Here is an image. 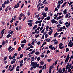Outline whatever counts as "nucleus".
<instances>
[{"instance_id":"f257e3e1","label":"nucleus","mask_w":73,"mask_h":73,"mask_svg":"<svg viewBox=\"0 0 73 73\" xmlns=\"http://www.w3.org/2000/svg\"><path fill=\"white\" fill-rule=\"evenodd\" d=\"M52 45H51L49 46V48L50 49H51V50H55L56 49V48L54 47V46L53 47Z\"/></svg>"},{"instance_id":"f03ea898","label":"nucleus","mask_w":73,"mask_h":73,"mask_svg":"<svg viewBox=\"0 0 73 73\" xmlns=\"http://www.w3.org/2000/svg\"><path fill=\"white\" fill-rule=\"evenodd\" d=\"M37 65V62H35L34 64L32 66H33V68L34 69H36V65Z\"/></svg>"},{"instance_id":"7ed1b4c3","label":"nucleus","mask_w":73,"mask_h":73,"mask_svg":"<svg viewBox=\"0 0 73 73\" xmlns=\"http://www.w3.org/2000/svg\"><path fill=\"white\" fill-rule=\"evenodd\" d=\"M51 22H52V24H54L55 23H57V21H55L54 19L53 20H51Z\"/></svg>"},{"instance_id":"20e7f679","label":"nucleus","mask_w":73,"mask_h":73,"mask_svg":"<svg viewBox=\"0 0 73 73\" xmlns=\"http://www.w3.org/2000/svg\"><path fill=\"white\" fill-rule=\"evenodd\" d=\"M62 72V70H61V68H60L59 69V70L58 71V73H63Z\"/></svg>"},{"instance_id":"39448f33","label":"nucleus","mask_w":73,"mask_h":73,"mask_svg":"<svg viewBox=\"0 0 73 73\" xmlns=\"http://www.w3.org/2000/svg\"><path fill=\"white\" fill-rule=\"evenodd\" d=\"M42 15H43V17H46V13H42Z\"/></svg>"},{"instance_id":"423d86ee","label":"nucleus","mask_w":73,"mask_h":73,"mask_svg":"<svg viewBox=\"0 0 73 73\" xmlns=\"http://www.w3.org/2000/svg\"><path fill=\"white\" fill-rule=\"evenodd\" d=\"M26 42H27V40L25 39L23 40L21 42V44H23V43H26Z\"/></svg>"},{"instance_id":"0eeeda50","label":"nucleus","mask_w":73,"mask_h":73,"mask_svg":"<svg viewBox=\"0 0 73 73\" xmlns=\"http://www.w3.org/2000/svg\"><path fill=\"white\" fill-rule=\"evenodd\" d=\"M57 30L58 31V32H59L62 31V27H60L59 30L57 29Z\"/></svg>"},{"instance_id":"6e6552de","label":"nucleus","mask_w":73,"mask_h":73,"mask_svg":"<svg viewBox=\"0 0 73 73\" xmlns=\"http://www.w3.org/2000/svg\"><path fill=\"white\" fill-rule=\"evenodd\" d=\"M67 10L66 9L65 10H64L63 11L64 13L63 14L64 15H66V13H67Z\"/></svg>"},{"instance_id":"1a4fd4ad","label":"nucleus","mask_w":73,"mask_h":73,"mask_svg":"<svg viewBox=\"0 0 73 73\" xmlns=\"http://www.w3.org/2000/svg\"><path fill=\"white\" fill-rule=\"evenodd\" d=\"M52 33L53 30H51L48 32V35H51Z\"/></svg>"},{"instance_id":"9d476101","label":"nucleus","mask_w":73,"mask_h":73,"mask_svg":"<svg viewBox=\"0 0 73 73\" xmlns=\"http://www.w3.org/2000/svg\"><path fill=\"white\" fill-rule=\"evenodd\" d=\"M37 27V26L36 25H35L34 26L33 29H36Z\"/></svg>"},{"instance_id":"9b49d317","label":"nucleus","mask_w":73,"mask_h":73,"mask_svg":"<svg viewBox=\"0 0 73 73\" xmlns=\"http://www.w3.org/2000/svg\"><path fill=\"white\" fill-rule=\"evenodd\" d=\"M69 59H67L66 58V59L65 61V63L66 64V63H67V62H68V60H69Z\"/></svg>"},{"instance_id":"f8f14e48","label":"nucleus","mask_w":73,"mask_h":73,"mask_svg":"<svg viewBox=\"0 0 73 73\" xmlns=\"http://www.w3.org/2000/svg\"><path fill=\"white\" fill-rule=\"evenodd\" d=\"M40 64L41 65H42L44 64V62L42 61V60L40 62Z\"/></svg>"},{"instance_id":"ddd939ff","label":"nucleus","mask_w":73,"mask_h":73,"mask_svg":"<svg viewBox=\"0 0 73 73\" xmlns=\"http://www.w3.org/2000/svg\"><path fill=\"white\" fill-rule=\"evenodd\" d=\"M35 52H36V50L35 49L34 50H33L31 52V54H32L33 53H35Z\"/></svg>"},{"instance_id":"4468645a","label":"nucleus","mask_w":73,"mask_h":73,"mask_svg":"<svg viewBox=\"0 0 73 73\" xmlns=\"http://www.w3.org/2000/svg\"><path fill=\"white\" fill-rule=\"evenodd\" d=\"M11 36V35L10 34H8L7 36V38H9Z\"/></svg>"},{"instance_id":"2eb2a0df","label":"nucleus","mask_w":73,"mask_h":73,"mask_svg":"<svg viewBox=\"0 0 73 73\" xmlns=\"http://www.w3.org/2000/svg\"><path fill=\"white\" fill-rule=\"evenodd\" d=\"M28 25H29V27H32V24L30 23H28Z\"/></svg>"},{"instance_id":"dca6fc26","label":"nucleus","mask_w":73,"mask_h":73,"mask_svg":"<svg viewBox=\"0 0 73 73\" xmlns=\"http://www.w3.org/2000/svg\"><path fill=\"white\" fill-rule=\"evenodd\" d=\"M63 44L62 43H60L59 44V47H61L62 46Z\"/></svg>"},{"instance_id":"f3484780","label":"nucleus","mask_w":73,"mask_h":73,"mask_svg":"<svg viewBox=\"0 0 73 73\" xmlns=\"http://www.w3.org/2000/svg\"><path fill=\"white\" fill-rule=\"evenodd\" d=\"M66 68H63L62 69V72L63 73L65 72V71Z\"/></svg>"},{"instance_id":"a211bd4d","label":"nucleus","mask_w":73,"mask_h":73,"mask_svg":"<svg viewBox=\"0 0 73 73\" xmlns=\"http://www.w3.org/2000/svg\"><path fill=\"white\" fill-rule=\"evenodd\" d=\"M2 45H4L5 44V41H4V40H3V41L2 42Z\"/></svg>"},{"instance_id":"6ab92c4d","label":"nucleus","mask_w":73,"mask_h":73,"mask_svg":"<svg viewBox=\"0 0 73 73\" xmlns=\"http://www.w3.org/2000/svg\"><path fill=\"white\" fill-rule=\"evenodd\" d=\"M23 56H24V54H22L20 55V58H22V57H23Z\"/></svg>"},{"instance_id":"aec40b11","label":"nucleus","mask_w":73,"mask_h":73,"mask_svg":"<svg viewBox=\"0 0 73 73\" xmlns=\"http://www.w3.org/2000/svg\"><path fill=\"white\" fill-rule=\"evenodd\" d=\"M70 22H69L68 23V25H66V27H69V26H70Z\"/></svg>"},{"instance_id":"412c9836","label":"nucleus","mask_w":73,"mask_h":73,"mask_svg":"<svg viewBox=\"0 0 73 73\" xmlns=\"http://www.w3.org/2000/svg\"><path fill=\"white\" fill-rule=\"evenodd\" d=\"M46 18L47 20H50V17L49 16H48L46 17Z\"/></svg>"},{"instance_id":"4be33fe9","label":"nucleus","mask_w":73,"mask_h":73,"mask_svg":"<svg viewBox=\"0 0 73 73\" xmlns=\"http://www.w3.org/2000/svg\"><path fill=\"white\" fill-rule=\"evenodd\" d=\"M70 56L69 55V54H68V55L67 56V57L66 58L69 59V58H70V57H69Z\"/></svg>"},{"instance_id":"5701e85b","label":"nucleus","mask_w":73,"mask_h":73,"mask_svg":"<svg viewBox=\"0 0 73 73\" xmlns=\"http://www.w3.org/2000/svg\"><path fill=\"white\" fill-rule=\"evenodd\" d=\"M70 56L69 55V54H68V55L67 56V57L66 58L69 59V58H70V57H69Z\"/></svg>"},{"instance_id":"b1692460","label":"nucleus","mask_w":73,"mask_h":73,"mask_svg":"<svg viewBox=\"0 0 73 73\" xmlns=\"http://www.w3.org/2000/svg\"><path fill=\"white\" fill-rule=\"evenodd\" d=\"M66 52H68L69 50V49L68 48H66Z\"/></svg>"},{"instance_id":"393cba45","label":"nucleus","mask_w":73,"mask_h":73,"mask_svg":"<svg viewBox=\"0 0 73 73\" xmlns=\"http://www.w3.org/2000/svg\"><path fill=\"white\" fill-rule=\"evenodd\" d=\"M39 54L40 52H37L35 53V54H36V55H38Z\"/></svg>"},{"instance_id":"a878e982","label":"nucleus","mask_w":73,"mask_h":73,"mask_svg":"<svg viewBox=\"0 0 73 73\" xmlns=\"http://www.w3.org/2000/svg\"><path fill=\"white\" fill-rule=\"evenodd\" d=\"M14 20V19L13 18H12L11 20L10 21V23H12Z\"/></svg>"},{"instance_id":"bb28decb","label":"nucleus","mask_w":73,"mask_h":73,"mask_svg":"<svg viewBox=\"0 0 73 73\" xmlns=\"http://www.w3.org/2000/svg\"><path fill=\"white\" fill-rule=\"evenodd\" d=\"M11 64H14V63H15L16 62V61H11Z\"/></svg>"},{"instance_id":"cd10ccee","label":"nucleus","mask_w":73,"mask_h":73,"mask_svg":"<svg viewBox=\"0 0 73 73\" xmlns=\"http://www.w3.org/2000/svg\"><path fill=\"white\" fill-rule=\"evenodd\" d=\"M29 22H30V23H31L33 22V20H30L29 21H28V23H29Z\"/></svg>"},{"instance_id":"c85d7f7f","label":"nucleus","mask_w":73,"mask_h":73,"mask_svg":"<svg viewBox=\"0 0 73 73\" xmlns=\"http://www.w3.org/2000/svg\"><path fill=\"white\" fill-rule=\"evenodd\" d=\"M45 31V28H44V29H43L42 31L41 32V33H44V31Z\"/></svg>"},{"instance_id":"c756f323","label":"nucleus","mask_w":73,"mask_h":73,"mask_svg":"<svg viewBox=\"0 0 73 73\" xmlns=\"http://www.w3.org/2000/svg\"><path fill=\"white\" fill-rule=\"evenodd\" d=\"M24 45H25V44H22L21 46L22 48H23V47L24 46Z\"/></svg>"},{"instance_id":"7c9ffc66","label":"nucleus","mask_w":73,"mask_h":73,"mask_svg":"<svg viewBox=\"0 0 73 73\" xmlns=\"http://www.w3.org/2000/svg\"><path fill=\"white\" fill-rule=\"evenodd\" d=\"M14 69V66H13L12 67V68L11 70H10V71H12Z\"/></svg>"},{"instance_id":"2f4dec72","label":"nucleus","mask_w":73,"mask_h":73,"mask_svg":"<svg viewBox=\"0 0 73 73\" xmlns=\"http://www.w3.org/2000/svg\"><path fill=\"white\" fill-rule=\"evenodd\" d=\"M35 36L36 38H37V37H38V36H39V35L38 34L37 35H35Z\"/></svg>"},{"instance_id":"473e14b6","label":"nucleus","mask_w":73,"mask_h":73,"mask_svg":"<svg viewBox=\"0 0 73 73\" xmlns=\"http://www.w3.org/2000/svg\"><path fill=\"white\" fill-rule=\"evenodd\" d=\"M44 10L45 11H48V7H46L45 9H44Z\"/></svg>"},{"instance_id":"72a5a7b5","label":"nucleus","mask_w":73,"mask_h":73,"mask_svg":"<svg viewBox=\"0 0 73 73\" xmlns=\"http://www.w3.org/2000/svg\"><path fill=\"white\" fill-rule=\"evenodd\" d=\"M73 1L70 2L69 4V6H70V5H72V4H73Z\"/></svg>"},{"instance_id":"f704fd0d","label":"nucleus","mask_w":73,"mask_h":73,"mask_svg":"<svg viewBox=\"0 0 73 73\" xmlns=\"http://www.w3.org/2000/svg\"><path fill=\"white\" fill-rule=\"evenodd\" d=\"M60 5H61V4H59L57 6V8H58V9H59V8H60Z\"/></svg>"},{"instance_id":"c9c22d12","label":"nucleus","mask_w":73,"mask_h":73,"mask_svg":"<svg viewBox=\"0 0 73 73\" xmlns=\"http://www.w3.org/2000/svg\"><path fill=\"white\" fill-rule=\"evenodd\" d=\"M21 49V47H19L18 49V51H20Z\"/></svg>"},{"instance_id":"e433bc0d","label":"nucleus","mask_w":73,"mask_h":73,"mask_svg":"<svg viewBox=\"0 0 73 73\" xmlns=\"http://www.w3.org/2000/svg\"><path fill=\"white\" fill-rule=\"evenodd\" d=\"M9 60H12V56L10 55L9 57Z\"/></svg>"},{"instance_id":"4c0bfd02","label":"nucleus","mask_w":73,"mask_h":73,"mask_svg":"<svg viewBox=\"0 0 73 73\" xmlns=\"http://www.w3.org/2000/svg\"><path fill=\"white\" fill-rule=\"evenodd\" d=\"M71 68H72V65H71V64H70L69 66V68H68L69 69H70Z\"/></svg>"},{"instance_id":"58836bf2","label":"nucleus","mask_w":73,"mask_h":73,"mask_svg":"<svg viewBox=\"0 0 73 73\" xmlns=\"http://www.w3.org/2000/svg\"><path fill=\"white\" fill-rule=\"evenodd\" d=\"M59 48L60 49H63V48H64V46H63L62 47H59Z\"/></svg>"},{"instance_id":"ea45409f","label":"nucleus","mask_w":73,"mask_h":73,"mask_svg":"<svg viewBox=\"0 0 73 73\" xmlns=\"http://www.w3.org/2000/svg\"><path fill=\"white\" fill-rule=\"evenodd\" d=\"M58 9H57V8L56 7L55 9L54 10V12H55V11H58Z\"/></svg>"},{"instance_id":"a19ab883","label":"nucleus","mask_w":73,"mask_h":73,"mask_svg":"<svg viewBox=\"0 0 73 73\" xmlns=\"http://www.w3.org/2000/svg\"><path fill=\"white\" fill-rule=\"evenodd\" d=\"M68 16H69V15H68V14H66V16L65 17V18H68Z\"/></svg>"},{"instance_id":"79ce46f5","label":"nucleus","mask_w":73,"mask_h":73,"mask_svg":"<svg viewBox=\"0 0 73 73\" xmlns=\"http://www.w3.org/2000/svg\"><path fill=\"white\" fill-rule=\"evenodd\" d=\"M58 62V60H57L55 62V65H57V62Z\"/></svg>"},{"instance_id":"37998d69","label":"nucleus","mask_w":73,"mask_h":73,"mask_svg":"<svg viewBox=\"0 0 73 73\" xmlns=\"http://www.w3.org/2000/svg\"><path fill=\"white\" fill-rule=\"evenodd\" d=\"M14 9H15V8H17V5L16 4L15 6H14Z\"/></svg>"},{"instance_id":"c03bdc74","label":"nucleus","mask_w":73,"mask_h":73,"mask_svg":"<svg viewBox=\"0 0 73 73\" xmlns=\"http://www.w3.org/2000/svg\"><path fill=\"white\" fill-rule=\"evenodd\" d=\"M2 23L3 24V25H5V22H4V21H2Z\"/></svg>"},{"instance_id":"a18cd8bd","label":"nucleus","mask_w":73,"mask_h":73,"mask_svg":"<svg viewBox=\"0 0 73 73\" xmlns=\"http://www.w3.org/2000/svg\"><path fill=\"white\" fill-rule=\"evenodd\" d=\"M12 48V47L11 46H10L9 47V48L8 49V50H10Z\"/></svg>"},{"instance_id":"49530a36","label":"nucleus","mask_w":73,"mask_h":73,"mask_svg":"<svg viewBox=\"0 0 73 73\" xmlns=\"http://www.w3.org/2000/svg\"><path fill=\"white\" fill-rule=\"evenodd\" d=\"M72 71V70L71 69H68V72H69V73H70Z\"/></svg>"},{"instance_id":"de8ad7c7","label":"nucleus","mask_w":73,"mask_h":73,"mask_svg":"<svg viewBox=\"0 0 73 73\" xmlns=\"http://www.w3.org/2000/svg\"><path fill=\"white\" fill-rule=\"evenodd\" d=\"M37 60L38 61H40V57H38L37 58Z\"/></svg>"},{"instance_id":"09e8293b","label":"nucleus","mask_w":73,"mask_h":73,"mask_svg":"<svg viewBox=\"0 0 73 73\" xmlns=\"http://www.w3.org/2000/svg\"><path fill=\"white\" fill-rule=\"evenodd\" d=\"M44 36L45 38H47V37H48V35L47 34H45Z\"/></svg>"},{"instance_id":"8fccbe9b","label":"nucleus","mask_w":73,"mask_h":73,"mask_svg":"<svg viewBox=\"0 0 73 73\" xmlns=\"http://www.w3.org/2000/svg\"><path fill=\"white\" fill-rule=\"evenodd\" d=\"M5 5L4 4H3L2 5V7H3V8H5Z\"/></svg>"},{"instance_id":"3c124183","label":"nucleus","mask_w":73,"mask_h":73,"mask_svg":"<svg viewBox=\"0 0 73 73\" xmlns=\"http://www.w3.org/2000/svg\"><path fill=\"white\" fill-rule=\"evenodd\" d=\"M40 4H41V2L39 3H38V5H37V8H38V7L40 5Z\"/></svg>"},{"instance_id":"603ef678","label":"nucleus","mask_w":73,"mask_h":73,"mask_svg":"<svg viewBox=\"0 0 73 73\" xmlns=\"http://www.w3.org/2000/svg\"><path fill=\"white\" fill-rule=\"evenodd\" d=\"M50 53V51H49V50H48L47 51V54H48V53Z\"/></svg>"},{"instance_id":"864d4df0","label":"nucleus","mask_w":73,"mask_h":73,"mask_svg":"<svg viewBox=\"0 0 73 73\" xmlns=\"http://www.w3.org/2000/svg\"><path fill=\"white\" fill-rule=\"evenodd\" d=\"M13 32H14L13 31H11V32L10 33V34H11V35H12V34H13Z\"/></svg>"},{"instance_id":"5fc2aeb1","label":"nucleus","mask_w":73,"mask_h":73,"mask_svg":"<svg viewBox=\"0 0 73 73\" xmlns=\"http://www.w3.org/2000/svg\"><path fill=\"white\" fill-rule=\"evenodd\" d=\"M34 63H35V62H31V65H32V66H33V64H34Z\"/></svg>"},{"instance_id":"6e6d98bb","label":"nucleus","mask_w":73,"mask_h":73,"mask_svg":"<svg viewBox=\"0 0 73 73\" xmlns=\"http://www.w3.org/2000/svg\"><path fill=\"white\" fill-rule=\"evenodd\" d=\"M40 41H38L37 42V45H40Z\"/></svg>"},{"instance_id":"4d7b16f0","label":"nucleus","mask_w":73,"mask_h":73,"mask_svg":"<svg viewBox=\"0 0 73 73\" xmlns=\"http://www.w3.org/2000/svg\"><path fill=\"white\" fill-rule=\"evenodd\" d=\"M51 61V59H48L47 60L48 62H50Z\"/></svg>"},{"instance_id":"13d9d810","label":"nucleus","mask_w":73,"mask_h":73,"mask_svg":"<svg viewBox=\"0 0 73 73\" xmlns=\"http://www.w3.org/2000/svg\"><path fill=\"white\" fill-rule=\"evenodd\" d=\"M36 68H38L39 67V64H37L36 65Z\"/></svg>"},{"instance_id":"bf43d9fd","label":"nucleus","mask_w":73,"mask_h":73,"mask_svg":"<svg viewBox=\"0 0 73 73\" xmlns=\"http://www.w3.org/2000/svg\"><path fill=\"white\" fill-rule=\"evenodd\" d=\"M54 45H56L58 44V41H56L54 43Z\"/></svg>"},{"instance_id":"052dcab7","label":"nucleus","mask_w":73,"mask_h":73,"mask_svg":"<svg viewBox=\"0 0 73 73\" xmlns=\"http://www.w3.org/2000/svg\"><path fill=\"white\" fill-rule=\"evenodd\" d=\"M48 28H49V26L47 25L46 26V30H47L48 29Z\"/></svg>"},{"instance_id":"680f3d73","label":"nucleus","mask_w":73,"mask_h":73,"mask_svg":"<svg viewBox=\"0 0 73 73\" xmlns=\"http://www.w3.org/2000/svg\"><path fill=\"white\" fill-rule=\"evenodd\" d=\"M9 0H7L6 1V4H9Z\"/></svg>"},{"instance_id":"e2e57ef3","label":"nucleus","mask_w":73,"mask_h":73,"mask_svg":"<svg viewBox=\"0 0 73 73\" xmlns=\"http://www.w3.org/2000/svg\"><path fill=\"white\" fill-rule=\"evenodd\" d=\"M33 68H33V66H32V67H31L30 70H32L33 69Z\"/></svg>"},{"instance_id":"0e129e2a","label":"nucleus","mask_w":73,"mask_h":73,"mask_svg":"<svg viewBox=\"0 0 73 73\" xmlns=\"http://www.w3.org/2000/svg\"><path fill=\"white\" fill-rule=\"evenodd\" d=\"M69 46H70V48H71L72 47V46H73V45H72V44H71V43L70 44Z\"/></svg>"},{"instance_id":"69168bd1","label":"nucleus","mask_w":73,"mask_h":73,"mask_svg":"<svg viewBox=\"0 0 73 73\" xmlns=\"http://www.w3.org/2000/svg\"><path fill=\"white\" fill-rule=\"evenodd\" d=\"M40 9H41V7H39V8L38 9V11H40Z\"/></svg>"},{"instance_id":"338daca9","label":"nucleus","mask_w":73,"mask_h":73,"mask_svg":"<svg viewBox=\"0 0 73 73\" xmlns=\"http://www.w3.org/2000/svg\"><path fill=\"white\" fill-rule=\"evenodd\" d=\"M19 70H20V69H19V68H16V70L17 72H19Z\"/></svg>"},{"instance_id":"774afa93","label":"nucleus","mask_w":73,"mask_h":73,"mask_svg":"<svg viewBox=\"0 0 73 73\" xmlns=\"http://www.w3.org/2000/svg\"><path fill=\"white\" fill-rule=\"evenodd\" d=\"M20 61H21V62H20V64H23V60Z\"/></svg>"}]
</instances>
